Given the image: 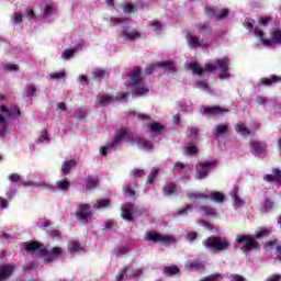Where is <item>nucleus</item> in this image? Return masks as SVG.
Masks as SVG:
<instances>
[{"instance_id": "obj_64", "label": "nucleus", "mask_w": 281, "mask_h": 281, "mask_svg": "<svg viewBox=\"0 0 281 281\" xmlns=\"http://www.w3.org/2000/svg\"><path fill=\"white\" fill-rule=\"evenodd\" d=\"M54 5L52 4H46L44 8V12L46 14V16H49V14H52L54 12Z\"/></svg>"}, {"instance_id": "obj_63", "label": "nucleus", "mask_w": 281, "mask_h": 281, "mask_svg": "<svg viewBox=\"0 0 281 281\" xmlns=\"http://www.w3.org/2000/svg\"><path fill=\"white\" fill-rule=\"evenodd\" d=\"M256 102H257V104L262 105V104H267V102H269V100H267V98H265L262 95H257L256 97Z\"/></svg>"}, {"instance_id": "obj_39", "label": "nucleus", "mask_w": 281, "mask_h": 281, "mask_svg": "<svg viewBox=\"0 0 281 281\" xmlns=\"http://www.w3.org/2000/svg\"><path fill=\"white\" fill-rule=\"evenodd\" d=\"M75 54L76 48H66L61 54V58H64L65 60H69V58H74Z\"/></svg>"}, {"instance_id": "obj_38", "label": "nucleus", "mask_w": 281, "mask_h": 281, "mask_svg": "<svg viewBox=\"0 0 281 281\" xmlns=\"http://www.w3.org/2000/svg\"><path fill=\"white\" fill-rule=\"evenodd\" d=\"M229 15V10L228 9H217V14L215 15V19L217 21H223V19H227Z\"/></svg>"}, {"instance_id": "obj_51", "label": "nucleus", "mask_w": 281, "mask_h": 281, "mask_svg": "<svg viewBox=\"0 0 281 281\" xmlns=\"http://www.w3.org/2000/svg\"><path fill=\"white\" fill-rule=\"evenodd\" d=\"M220 278H222L221 273H214L201 279L200 281H216L220 280Z\"/></svg>"}, {"instance_id": "obj_2", "label": "nucleus", "mask_w": 281, "mask_h": 281, "mask_svg": "<svg viewBox=\"0 0 281 281\" xmlns=\"http://www.w3.org/2000/svg\"><path fill=\"white\" fill-rule=\"evenodd\" d=\"M255 36L262 42L266 47H273V45H281V31L279 29L274 30L270 34V38H265V32L260 30L259 26H255Z\"/></svg>"}, {"instance_id": "obj_48", "label": "nucleus", "mask_w": 281, "mask_h": 281, "mask_svg": "<svg viewBox=\"0 0 281 281\" xmlns=\"http://www.w3.org/2000/svg\"><path fill=\"white\" fill-rule=\"evenodd\" d=\"M157 64H149L145 67V76H151V74L155 72V69H157Z\"/></svg>"}, {"instance_id": "obj_40", "label": "nucleus", "mask_w": 281, "mask_h": 281, "mask_svg": "<svg viewBox=\"0 0 281 281\" xmlns=\"http://www.w3.org/2000/svg\"><path fill=\"white\" fill-rule=\"evenodd\" d=\"M196 27L199 32H206L207 34L212 32V29H210V24L206 22L198 23Z\"/></svg>"}, {"instance_id": "obj_4", "label": "nucleus", "mask_w": 281, "mask_h": 281, "mask_svg": "<svg viewBox=\"0 0 281 281\" xmlns=\"http://www.w3.org/2000/svg\"><path fill=\"white\" fill-rule=\"evenodd\" d=\"M144 240L147 243H161L162 245H175V237L170 235H164L157 231H149L145 234Z\"/></svg>"}, {"instance_id": "obj_61", "label": "nucleus", "mask_w": 281, "mask_h": 281, "mask_svg": "<svg viewBox=\"0 0 281 281\" xmlns=\"http://www.w3.org/2000/svg\"><path fill=\"white\" fill-rule=\"evenodd\" d=\"M263 207L265 210H273V201L266 199L263 201Z\"/></svg>"}, {"instance_id": "obj_58", "label": "nucleus", "mask_w": 281, "mask_h": 281, "mask_svg": "<svg viewBox=\"0 0 281 281\" xmlns=\"http://www.w3.org/2000/svg\"><path fill=\"white\" fill-rule=\"evenodd\" d=\"M9 181H11V183H18V181H21V175H19V173H11L9 176Z\"/></svg>"}, {"instance_id": "obj_15", "label": "nucleus", "mask_w": 281, "mask_h": 281, "mask_svg": "<svg viewBox=\"0 0 281 281\" xmlns=\"http://www.w3.org/2000/svg\"><path fill=\"white\" fill-rule=\"evenodd\" d=\"M78 166V162L75 159L66 160L63 162V166L60 168V172L64 176H67Z\"/></svg>"}, {"instance_id": "obj_60", "label": "nucleus", "mask_w": 281, "mask_h": 281, "mask_svg": "<svg viewBox=\"0 0 281 281\" xmlns=\"http://www.w3.org/2000/svg\"><path fill=\"white\" fill-rule=\"evenodd\" d=\"M124 194H128L132 199H135L136 192L131 187L124 188Z\"/></svg>"}, {"instance_id": "obj_37", "label": "nucleus", "mask_w": 281, "mask_h": 281, "mask_svg": "<svg viewBox=\"0 0 281 281\" xmlns=\"http://www.w3.org/2000/svg\"><path fill=\"white\" fill-rule=\"evenodd\" d=\"M21 116V109L16 105H11L9 109L8 117H19Z\"/></svg>"}, {"instance_id": "obj_59", "label": "nucleus", "mask_w": 281, "mask_h": 281, "mask_svg": "<svg viewBox=\"0 0 281 281\" xmlns=\"http://www.w3.org/2000/svg\"><path fill=\"white\" fill-rule=\"evenodd\" d=\"M113 227H115V222L113 220H108L105 223H104V229L106 232H110V229H113Z\"/></svg>"}, {"instance_id": "obj_52", "label": "nucleus", "mask_w": 281, "mask_h": 281, "mask_svg": "<svg viewBox=\"0 0 281 281\" xmlns=\"http://www.w3.org/2000/svg\"><path fill=\"white\" fill-rule=\"evenodd\" d=\"M46 234L50 237V238H60L61 233L58 229H52V231H46Z\"/></svg>"}, {"instance_id": "obj_35", "label": "nucleus", "mask_w": 281, "mask_h": 281, "mask_svg": "<svg viewBox=\"0 0 281 281\" xmlns=\"http://www.w3.org/2000/svg\"><path fill=\"white\" fill-rule=\"evenodd\" d=\"M151 133H161L164 131V126L159 122H154L147 126Z\"/></svg>"}, {"instance_id": "obj_14", "label": "nucleus", "mask_w": 281, "mask_h": 281, "mask_svg": "<svg viewBox=\"0 0 281 281\" xmlns=\"http://www.w3.org/2000/svg\"><path fill=\"white\" fill-rule=\"evenodd\" d=\"M224 113H229V110L218 105L204 108V115H223Z\"/></svg>"}, {"instance_id": "obj_9", "label": "nucleus", "mask_w": 281, "mask_h": 281, "mask_svg": "<svg viewBox=\"0 0 281 281\" xmlns=\"http://www.w3.org/2000/svg\"><path fill=\"white\" fill-rule=\"evenodd\" d=\"M133 214H135L133 204H123L121 206V216L122 218H124V221H127V223H133V221L135 220Z\"/></svg>"}, {"instance_id": "obj_3", "label": "nucleus", "mask_w": 281, "mask_h": 281, "mask_svg": "<svg viewBox=\"0 0 281 281\" xmlns=\"http://www.w3.org/2000/svg\"><path fill=\"white\" fill-rule=\"evenodd\" d=\"M203 246L206 249H213V251H226V249H229V241L223 237L210 236L203 241Z\"/></svg>"}, {"instance_id": "obj_44", "label": "nucleus", "mask_w": 281, "mask_h": 281, "mask_svg": "<svg viewBox=\"0 0 281 281\" xmlns=\"http://www.w3.org/2000/svg\"><path fill=\"white\" fill-rule=\"evenodd\" d=\"M123 12L125 14H133V12H135V4H133L132 2H127L123 5Z\"/></svg>"}, {"instance_id": "obj_47", "label": "nucleus", "mask_w": 281, "mask_h": 281, "mask_svg": "<svg viewBox=\"0 0 281 281\" xmlns=\"http://www.w3.org/2000/svg\"><path fill=\"white\" fill-rule=\"evenodd\" d=\"M66 76L67 74L65 71L53 72L50 74V80H63Z\"/></svg>"}, {"instance_id": "obj_10", "label": "nucleus", "mask_w": 281, "mask_h": 281, "mask_svg": "<svg viewBox=\"0 0 281 281\" xmlns=\"http://www.w3.org/2000/svg\"><path fill=\"white\" fill-rule=\"evenodd\" d=\"M216 65L222 71L220 78H229V58L223 57L222 59H216Z\"/></svg>"}, {"instance_id": "obj_7", "label": "nucleus", "mask_w": 281, "mask_h": 281, "mask_svg": "<svg viewBox=\"0 0 281 281\" xmlns=\"http://www.w3.org/2000/svg\"><path fill=\"white\" fill-rule=\"evenodd\" d=\"M249 146H250L251 153H252V155H255V157H258V155H260V153H262L263 155H267V144L266 143H262L260 140H250Z\"/></svg>"}, {"instance_id": "obj_55", "label": "nucleus", "mask_w": 281, "mask_h": 281, "mask_svg": "<svg viewBox=\"0 0 281 281\" xmlns=\"http://www.w3.org/2000/svg\"><path fill=\"white\" fill-rule=\"evenodd\" d=\"M158 172L157 169L153 170L147 177V183H155V177H157Z\"/></svg>"}, {"instance_id": "obj_41", "label": "nucleus", "mask_w": 281, "mask_h": 281, "mask_svg": "<svg viewBox=\"0 0 281 281\" xmlns=\"http://www.w3.org/2000/svg\"><path fill=\"white\" fill-rule=\"evenodd\" d=\"M104 76H106V71H104L102 69H97L92 72L93 80H102V78H104Z\"/></svg>"}, {"instance_id": "obj_16", "label": "nucleus", "mask_w": 281, "mask_h": 281, "mask_svg": "<svg viewBox=\"0 0 281 281\" xmlns=\"http://www.w3.org/2000/svg\"><path fill=\"white\" fill-rule=\"evenodd\" d=\"M277 82H281V77L273 75L270 78H261L259 85H261V87H273V85H277Z\"/></svg>"}, {"instance_id": "obj_62", "label": "nucleus", "mask_w": 281, "mask_h": 281, "mask_svg": "<svg viewBox=\"0 0 281 281\" xmlns=\"http://www.w3.org/2000/svg\"><path fill=\"white\" fill-rule=\"evenodd\" d=\"M268 233H269V229L260 228L259 231L256 232V238H262V236H265Z\"/></svg>"}, {"instance_id": "obj_49", "label": "nucleus", "mask_w": 281, "mask_h": 281, "mask_svg": "<svg viewBox=\"0 0 281 281\" xmlns=\"http://www.w3.org/2000/svg\"><path fill=\"white\" fill-rule=\"evenodd\" d=\"M205 14H207V16H214L216 19V14L218 9L212 8V7H205L204 8Z\"/></svg>"}, {"instance_id": "obj_43", "label": "nucleus", "mask_w": 281, "mask_h": 281, "mask_svg": "<svg viewBox=\"0 0 281 281\" xmlns=\"http://www.w3.org/2000/svg\"><path fill=\"white\" fill-rule=\"evenodd\" d=\"M201 212H204L206 216H216V210L210 206H200Z\"/></svg>"}, {"instance_id": "obj_53", "label": "nucleus", "mask_w": 281, "mask_h": 281, "mask_svg": "<svg viewBox=\"0 0 281 281\" xmlns=\"http://www.w3.org/2000/svg\"><path fill=\"white\" fill-rule=\"evenodd\" d=\"M125 273H128V266L123 267L122 271L119 272V274L116 276L115 280L116 281L124 280V274Z\"/></svg>"}, {"instance_id": "obj_8", "label": "nucleus", "mask_w": 281, "mask_h": 281, "mask_svg": "<svg viewBox=\"0 0 281 281\" xmlns=\"http://www.w3.org/2000/svg\"><path fill=\"white\" fill-rule=\"evenodd\" d=\"M120 37L123 38V41L126 43L127 41L133 42V41H138V38H142V33H139V31L137 30H132L128 31L126 29H124L121 33H120Z\"/></svg>"}, {"instance_id": "obj_19", "label": "nucleus", "mask_w": 281, "mask_h": 281, "mask_svg": "<svg viewBox=\"0 0 281 281\" xmlns=\"http://www.w3.org/2000/svg\"><path fill=\"white\" fill-rule=\"evenodd\" d=\"M100 184V178L98 176H88L86 179V190H93Z\"/></svg>"}, {"instance_id": "obj_23", "label": "nucleus", "mask_w": 281, "mask_h": 281, "mask_svg": "<svg viewBox=\"0 0 281 281\" xmlns=\"http://www.w3.org/2000/svg\"><path fill=\"white\" fill-rule=\"evenodd\" d=\"M126 135H128V132L126 130H120L119 132H116V135L110 145V148H113V146H116V144H120V142H122V139H124Z\"/></svg>"}, {"instance_id": "obj_32", "label": "nucleus", "mask_w": 281, "mask_h": 281, "mask_svg": "<svg viewBox=\"0 0 281 281\" xmlns=\"http://www.w3.org/2000/svg\"><path fill=\"white\" fill-rule=\"evenodd\" d=\"M109 205H111V200H100L95 204H93V210H105V207H109Z\"/></svg>"}, {"instance_id": "obj_25", "label": "nucleus", "mask_w": 281, "mask_h": 281, "mask_svg": "<svg viewBox=\"0 0 281 281\" xmlns=\"http://www.w3.org/2000/svg\"><path fill=\"white\" fill-rule=\"evenodd\" d=\"M186 38L189 47H201V41L199 40V37L192 35L191 33H188Z\"/></svg>"}, {"instance_id": "obj_50", "label": "nucleus", "mask_w": 281, "mask_h": 281, "mask_svg": "<svg viewBox=\"0 0 281 281\" xmlns=\"http://www.w3.org/2000/svg\"><path fill=\"white\" fill-rule=\"evenodd\" d=\"M188 210H192V206L190 204H186V206L178 210L177 213L179 216H188Z\"/></svg>"}, {"instance_id": "obj_28", "label": "nucleus", "mask_w": 281, "mask_h": 281, "mask_svg": "<svg viewBox=\"0 0 281 281\" xmlns=\"http://www.w3.org/2000/svg\"><path fill=\"white\" fill-rule=\"evenodd\" d=\"M228 131H229V126L225 124V125H218L214 131V133L217 137H227Z\"/></svg>"}, {"instance_id": "obj_34", "label": "nucleus", "mask_w": 281, "mask_h": 281, "mask_svg": "<svg viewBox=\"0 0 281 281\" xmlns=\"http://www.w3.org/2000/svg\"><path fill=\"white\" fill-rule=\"evenodd\" d=\"M189 68L196 76H203V74H205V70H203V68H201V66L198 63L190 64Z\"/></svg>"}, {"instance_id": "obj_27", "label": "nucleus", "mask_w": 281, "mask_h": 281, "mask_svg": "<svg viewBox=\"0 0 281 281\" xmlns=\"http://www.w3.org/2000/svg\"><path fill=\"white\" fill-rule=\"evenodd\" d=\"M266 247H270V249H273V247H276L277 259L281 261V245L278 244V240L268 241L266 244Z\"/></svg>"}, {"instance_id": "obj_6", "label": "nucleus", "mask_w": 281, "mask_h": 281, "mask_svg": "<svg viewBox=\"0 0 281 281\" xmlns=\"http://www.w3.org/2000/svg\"><path fill=\"white\" fill-rule=\"evenodd\" d=\"M93 213L91 212V205L89 204H82L79 206V211L76 212V216L78 220L83 221L85 223H89V218Z\"/></svg>"}, {"instance_id": "obj_30", "label": "nucleus", "mask_w": 281, "mask_h": 281, "mask_svg": "<svg viewBox=\"0 0 281 281\" xmlns=\"http://www.w3.org/2000/svg\"><path fill=\"white\" fill-rule=\"evenodd\" d=\"M236 132L241 135V137H249L251 135V131L245 126V124H237Z\"/></svg>"}, {"instance_id": "obj_57", "label": "nucleus", "mask_w": 281, "mask_h": 281, "mask_svg": "<svg viewBox=\"0 0 281 281\" xmlns=\"http://www.w3.org/2000/svg\"><path fill=\"white\" fill-rule=\"evenodd\" d=\"M203 71H204V74L205 72L212 74V72L216 71V66H214L212 64H205Z\"/></svg>"}, {"instance_id": "obj_26", "label": "nucleus", "mask_w": 281, "mask_h": 281, "mask_svg": "<svg viewBox=\"0 0 281 281\" xmlns=\"http://www.w3.org/2000/svg\"><path fill=\"white\" fill-rule=\"evenodd\" d=\"M55 188L57 190H60L61 192H67V190H69V188H71V182H69V180H67V179L59 180L55 183Z\"/></svg>"}, {"instance_id": "obj_18", "label": "nucleus", "mask_w": 281, "mask_h": 281, "mask_svg": "<svg viewBox=\"0 0 281 281\" xmlns=\"http://www.w3.org/2000/svg\"><path fill=\"white\" fill-rule=\"evenodd\" d=\"M162 193L165 196H172V194H175V196H177V183H175V182L166 183L162 187Z\"/></svg>"}, {"instance_id": "obj_36", "label": "nucleus", "mask_w": 281, "mask_h": 281, "mask_svg": "<svg viewBox=\"0 0 281 281\" xmlns=\"http://www.w3.org/2000/svg\"><path fill=\"white\" fill-rule=\"evenodd\" d=\"M100 106H106L108 104H111L113 102V97L111 95H101L98 97Z\"/></svg>"}, {"instance_id": "obj_11", "label": "nucleus", "mask_w": 281, "mask_h": 281, "mask_svg": "<svg viewBox=\"0 0 281 281\" xmlns=\"http://www.w3.org/2000/svg\"><path fill=\"white\" fill-rule=\"evenodd\" d=\"M263 181L267 183H279V186H281V170L273 168L272 173L263 176Z\"/></svg>"}, {"instance_id": "obj_5", "label": "nucleus", "mask_w": 281, "mask_h": 281, "mask_svg": "<svg viewBox=\"0 0 281 281\" xmlns=\"http://www.w3.org/2000/svg\"><path fill=\"white\" fill-rule=\"evenodd\" d=\"M236 243H245L241 247V251L244 254H248V251H251V249H258V241H256V239L249 235H238Z\"/></svg>"}, {"instance_id": "obj_17", "label": "nucleus", "mask_w": 281, "mask_h": 281, "mask_svg": "<svg viewBox=\"0 0 281 281\" xmlns=\"http://www.w3.org/2000/svg\"><path fill=\"white\" fill-rule=\"evenodd\" d=\"M157 67L160 69H165V71H170L171 74H177V66H175V61H172V60L158 61Z\"/></svg>"}, {"instance_id": "obj_45", "label": "nucleus", "mask_w": 281, "mask_h": 281, "mask_svg": "<svg viewBox=\"0 0 281 281\" xmlns=\"http://www.w3.org/2000/svg\"><path fill=\"white\" fill-rule=\"evenodd\" d=\"M110 22L113 23V25H120L122 23H128V19L126 18H117V16H112L110 19Z\"/></svg>"}, {"instance_id": "obj_22", "label": "nucleus", "mask_w": 281, "mask_h": 281, "mask_svg": "<svg viewBox=\"0 0 281 281\" xmlns=\"http://www.w3.org/2000/svg\"><path fill=\"white\" fill-rule=\"evenodd\" d=\"M162 273L167 278H172V276H179V273H181V270L177 266H167L164 268Z\"/></svg>"}, {"instance_id": "obj_46", "label": "nucleus", "mask_w": 281, "mask_h": 281, "mask_svg": "<svg viewBox=\"0 0 281 281\" xmlns=\"http://www.w3.org/2000/svg\"><path fill=\"white\" fill-rule=\"evenodd\" d=\"M254 25H256V21L254 19L247 18L244 22V26L246 27V30H248V32H251V30H254Z\"/></svg>"}, {"instance_id": "obj_33", "label": "nucleus", "mask_w": 281, "mask_h": 281, "mask_svg": "<svg viewBox=\"0 0 281 281\" xmlns=\"http://www.w3.org/2000/svg\"><path fill=\"white\" fill-rule=\"evenodd\" d=\"M24 95L25 98H32V95H36V86L32 83L26 85L24 89Z\"/></svg>"}, {"instance_id": "obj_56", "label": "nucleus", "mask_w": 281, "mask_h": 281, "mask_svg": "<svg viewBox=\"0 0 281 281\" xmlns=\"http://www.w3.org/2000/svg\"><path fill=\"white\" fill-rule=\"evenodd\" d=\"M13 23H23V14H19L16 12L12 15Z\"/></svg>"}, {"instance_id": "obj_21", "label": "nucleus", "mask_w": 281, "mask_h": 281, "mask_svg": "<svg viewBox=\"0 0 281 281\" xmlns=\"http://www.w3.org/2000/svg\"><path fill=\"white\" fill-rule=\"evenodd\" d=\"M14 271V267L12 266H0V281L8 280L12 272Z\"/></svg>"}, {"instance_id": "obj_54", "label": "nucleus", "mask_w": 281, "mask_h": 281, "mask_svg": "<svg viewBox=\"0 0 281 281\" xmlns=\"http://www.w3.org/2000/svg\"><path fill=\"white\" fill-rule=\"evenodd\" d=\"M135 95H146L148 93V88L146 87H138L134 91Z\"/></svg>"}, {"instance_id": "obj_12", "label": "nucleus", "mask_w": 281, "mask_h": 281, "mask_svg": "<svg viewBox=\"0 0 281 281\" xmlns=\"http://www.w3.org/2000/svg\"><path fill=\"white\" fill-rule=\"evenodd\" d=\"M189 201H192L193 203H205V201H207V199H210V194L209 193H202V192H189L187 194Z\"/></svg>"}, {"instance_id": "obj_1", "label": "nucleus", "mask_w": 281, "mask_h": 281, "mask_svg": "<svg viewBox=\"0 0 281 281\" xmlns=\"http://www.w3.org/2000/svg\"><path fill=\"white\" fill-rule=\"evenodd\" d=\"M24 249L29 254H40L46 263L54 262L56 258H60V256H63V248L54 247L49 250L43 245V243L37 240L24 243Z\"/></svg>"}, {"instance_id": "obj_24", "label": "nucleus", "mask_w": 281, "mask_h": 281, "mask_svg": "<svg viewBox=\"0 0 281 281\" xmlns=\"http://www.w3.org/2000/svg\"><path fill=\"white\" fill-rule=\"evenodd\" d=\"M209 199L213 201V203H223V201H225V194L220 191H213L209 194Z\"/></svg>"}, {"instance_id": "obj_42", "label": "nucleus", "mask_w": 281, "mask_h": 281, "mask_svg": "<svg viewBox=\"0 0 281 281\" xmlns=\"http://www.w3.org/2000/svg\"><path fill=\"white\" fill-rule=\"evenodd\" d=\"M68 249H69L70 254H76V251H80V249H82V248L80 247V241L75 240L69 244Z\"/></svg>"}, {"instance_id": "obj_29", "label": "nucleus", "mask_w": 281, "mask_h": 281, "mask_svg": "<svg viewBox=\"0 0 281 281\" xmlns=\"http://www.w3.org/2000/svg\"><path fill=\"white\" fill-rule=\"evenodd\" d=\"M135 142L140 148H144L145 150H153V145L150 144V142L139 137H136Z\"/></svg>"}, {"instance_id": "obj_13", "label": "nucleus", "mask_w": 281, "mask_h": 281, "mask_svg": "<svg viewBox=\"0 0 281 281\" xmlns=\"http://www.w3.org/2000/svg\"><path fill=\"white\" fill-rule=\"evenodd\" d=\"M144 82V78H142V68L136 67L132 71L131 78H130V85L131 87H139Z\"/></svg>"}, {"instance_id": "obj_31", "label": "nucleus", "mask_w": 281, "mask_h": 281, "mask_svg": "<svg viewBox=\"0 0 281 281\" xmlns=\"http://www.w3.org/2000/svg\"><path fill=\"white\" fill-rule=\"evenodd\" d=\"M184 153H187V155H198L199 147H196L194 143H187L184 147Z\"/></svg>"}, {"instance_id": "obj_20", "label": "nucleus", "mask_w": 281, "mask_h": 281, "mask_svg": "<svg viewBox=\"0 0 281 281\" xmlns=\"http://www.w3.org/2000/svg\"><path fill=\"white\" fill-rule=\"evenodd\" d=\"M188 268L191 270V271H204L205 269V261H202V260H199V259H193Z\"/></svg>"}]
</instances>
